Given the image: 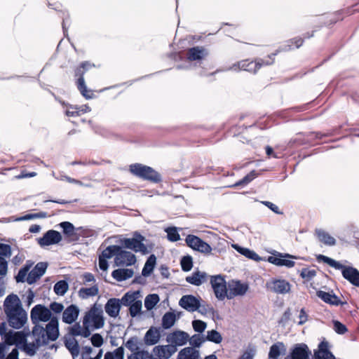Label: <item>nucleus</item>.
I'll return each instance as SVG.
<instances>
[{
	"mask_svg": "<svg viewBox=\"0 0 359 359\" xmlns=\"http://www.w3.org/2000/svg\"><path fill=\"white\" fill-rule=\"evenodd\" d=\"M32 335L35 341L25 343L24 350L29 356L35 355L39 347L48 344L50 341H55L59 337L58 320L57 318L51 319L46 327L43 326H34Z\"/></svg>",
	"mask_w": 359,
	"mask_h": 359,
	"instance_id": "1",
	"label": "nucleus"
},
{
	"mask_svg": "<svg viewBox=\"0 0 359 359\" xmlns=\"http://www.w3.org/2000/svg\"><path fill=\"white\" fill-rule=\"evenodd\" d=\"M4 311L11 327L20 329L27 323V313L23 309L18 295L11 294L6 297L4 302Z\"/></svg>",
	"mask_w": 359,
	"mask_h": 359,
	"instance_id": "2",
	"label": "nucleus"
},
{
	"mask_svg": "<svg viewBox=\"0 0 359 359\" xmlns=\"http://www.w3.org/2000/svg\"><path fill=\"white\" fill-rule=\"evenodd\" d=\"M316 259L319 262H323L335 269L341 270L343 277L352 285L359 287V271L349 266H345L340 262L323 255H318Z\"/></svg>",
	"mask_w": 359,
	"mask_h": 359,
	"instance_id": "3",
	"label": "nucleus"
},
{
	"mask_svg": "<svg viewBox=\"0 0 359 359\" xmlns=\"http://www.w3.org/2000/svg\"><path fill=\"white\" fill-rule=\"evenodd\" d=\"M130 171L134 175L153 183H158L162 180L161 175L157 171L140 163L130 165Z\"/></svg>",
	"mask_w": 359,
	"mask_h": 359,
	"instance_id": "4",
	"label": "nucleus"
},
{
	"mask_svg": "<svg viewBox=\"0 0 359 359\" xmlns=\"http://www.w3.org/2000/svg\"><path fill=\"white\" fill-rule=\"evenodd\" d=\"M95 67L94 64L88 61H85L81 63L80 66L76 69L75 74L79 76L77 80V88L81 95L86 99H91L93 97V93L87 89V86L84 80V74L90 68Z\"/></svg>",
	"mask_w": 359,
	"mask_h": 359,
	"instance_id": "5",
	"label": "nucleus"
},
{
	"mask_svg": "<svg viewBox=\"0 0 359 359\" xmlns=\"http://www.w3.org/2000/svg\"><path fill=\"white\" fill-rule=\"evenodd\" d=\"M83 324H89L90 326H93L95 329L102 328L104 325L102 309L97 307L95 304L89 311L86 313Z\"/></svg>",
	"mask_w": 359,
	"mask_h": 359,
	"instance_id": "6",
	"label": "nucleus"
},
{
	"mask_svg": "<svg viewBox=\"0 0 359 359\" xmlns=\"http://www.w3.org/2000/svg\"><path fill=\"white\" fill-rule=\"evenodd\" d=\"M52 313L49 309L42 304L34 306L31 310V320L34 326H41L40 322L50 321L54 317H51Z\"/></svg>",
	"mask_w": 359,
	"mask_h": 359,
	"instance_id": "7",
	"label": "nucleus"
},
{
	"mask_svg": "<svg viewBox=\"0 0 359 359\" xmlns=\"http://www.w3.org/2000/svg\"><path fill=\"white\" fill-rule=\"evenodd\" d=\"M145 238L140 233L135 232V237L131 238H124L121 243L124 248L133 250L135 252H142L145 255L148 253L147 248L143 243Z\"/></svg>",
	"mask_w": 359,
	"mask_h": 359,
	"instance_id": "8",
	"label": "nucleus"
},
{
	"mask_svg": "<svg viewBox=\"0 0 359 359\" xmlns=\"http://www.w3.org/2000/svg\"><path fill=\"white\" fill-rule=\"evenodd\" d=\"M210 283L213 289L215 297L219 300H224L228 298V289L224 278L220 276H211Z\"/></svg>",
	"mask_w": 359,
	"mask_h": 359,
	"instance_id": "9",
	"label": "nucleus"
},
{
	"mask_svg": "<svg viewBox=\"0 0 359 359\" xmlns=\"http://www.w3.org/2000/svg\"><path fill=\"white\" fill-rule=\"evenodd\" d=\"M266 288L278 294H286L291 290L290 283L283 278H272L266 284Z\"/></svg>",
	"mask_w": 359,
	"mask_h": 359,
	"instance_id": "10",
	"label": "nucleus"
},
{
	"mask_svg": "<svg viewBox=\"0 0 359 359\" xmlns=\"http://www.w3.org/2000/svg\"><path fill=\"white\" fill-rule=\"evenodd\" d=\"M285 359H311V351L304 343L294 344Z\"/></svg>",
	"mask_w": 359,
	"mask_h": 359,
	"instance_id": "11",
	"label": "nucleus"
},
{
	"mask_svg": "<svg viewBox=\"0 0 359 359\" xmlns=\"http://www.w3.org/2000/svg\"><path fill=\"white\" fill-rule=\"evenodd\" d=\"M185 242L189 248L201 253L207 255L212 252L211 246L196 236L188 235L186 237Z\"/></svg>",
	"mask_w": 359,
	"mask_h": 359,
	"instance_id": "12",
	"label": "nucleus"
},
{
	"mask_svg": "<svg viewBox=\"0 0 359 359\" xmlns=\"http://www.w3.org/2000/svg\"><path fill=\"white\" fill-rule=\"evenodd\" d=\"M117 252V255L114 258L115 266H129L135 264L136 262V257L131 252L123 250L121 246L120 250Z\"/></svg>",
	"mask_w": 359,
	"mask_h": 359,
	"instance_id": "13",
	"label": "nucleus"
},
{
	"mask_svg": "<svg viewBox=\"0 0 359 359\" xmlns=\"http://www.w3.org/2000/svg\"><path fill=\"white\" fill-rule=\"evenodd\" d=\"M247 283H243L239 280H231L228 284V299H231L236 296H243L248 290Z\"/></svg>",
	"mask_w": 359,
	"mask_h": 359,
	"instance_id": "14",
	"label": "nucleus"
},
{
	"mask_svg": "<svg viewBox=\"0 0 359 359\" xmlns=\"http://www.w3.org/2000/svg\"><path fill=\"white\" fill-rule=\"evenodd\" d=\"M176 351L177 348L170 344L156 346L153 348V359H168Z\"/></svg>",
	"mask_w": 359,
	"mask_h": 359,
	"instance_id": "15",
	"label": "nucleus"
},
{
	"mask_svg": "<svg viewBox=\"0 0 359 359\" xmlns=\"http://www.w3.org/2000/svg\"><path fill=\"white\" fill-rule=\"evenodd\" d=\"M62 239V237L60 232L55 230H48L43 234V237L38 238V243L40 246L44 247L57 244Z\"/></svg>",
	"mask_w": 359,
	"mask_h": 359,
	"instance_id": "16",
	"label": "nucleus"
},
{
	"mask_svg": "<svg viewBox=\"0 0 359 359\" xmlns=\"http://www.w3.org/2000/svg\"><path fill=\"white\" fill-rule=\"evenodd\" d=\"M179 305L189 312H194L201 308L200 301L191 294L184 295L179 301Z\"/></svg>",
	"mask_w": 359,
	"mask_h": 359,
	"instance_id": "17",
	"label": "nucleus"
},
{
	"mask_svg": "<svg viewBox=\"0 0 359 359\" xmlns=\"http://www.w3.org/2000/svg\"><path fill=\"white\" fill-rule=\"evenodd\" d=\"M48 267L46 262H39L34 269L28 273L27 282L29 285L36 283L46 272Z\"/></svg>",
	"mask_w": 359,
	"mask_h": 359,
	"instance_id": "18",
	"label": "nucleus"
},
{
	"mask_svg": "<svg viewBox=\"0 0 359 359\" xmlns=\"http://www.w3.org/2000/svg\"><path fill=\"white\" fill-rule=\"evenodd\" d=\"M189 334L183 331H175L169 334L167 336L166 341L170 344L171 346H183L187 344L189 340Z\"/></svg>",
	"mask_w": 359,
	"mask_h": 359,
	"instance_id": "19",
	"label": "nucleus"
},
{
	"mask_svg": "<svg viewBox=\"0 0 359 359\" xmlns=\"http://www.w3.org/2000/svg\"><path fill=\"white\" fill-rule=\"evenodd\" d=\"M121 308V304L117 298L109 299L104 306L106 313L111 318H116L119 315Z\"/></svg>",
	"mask_w": 359,
	"mask_h": 359,
	"instance_id": "20",
	"label": "nucleus"
},
{
	"mask_svg": "<svg viewBox=\"0 0 359 359\" xmlns=\"http://www.w3.org/2000/svg\"><path fill=\"white\" fill-rule=\"evenodd\" d=\"M315 359H336L335 356L329 351V343L326 341H321L318 348L314 351Z\"/></svg>",
	"mask_w": 359,
	"mask_h": 359,
	"instance_id": "21",
	"label": "nucleus"
},
{
	"mask_svg": "<svg viewBox=\"0 0 359 359\" xmlns=\"http://www.w3.org/2000/svg\"><path fill=\"white\" fill-rule=\"evenodd\" d=\"M79 309L77 306L71 304L62 313V321L67 324L73 323L78 318Z\"/></svg>",
	"mask_w": 359,
	"mask_h": 359,
	"instance_id": "22",
	"label": "nucleus"
},
{
	"mask_svg": "<svg viewBox=\"0 0 359 359\" xmlns=\"http://www.w3.org/2000/svg\"><path fill=\"white\" fill-rule=\"evenodd\" d=\"M208 55V52L202 46H195L189 48L187 53V57L189 61H199Z\"/></svg>",
	"mask_w": 359,
	"mask_h": 359,
	"instance_id": "23",
	"label": "nucleus"
},
{
	"mask_svg": "<svg viewBox=\"0 0 359 359\" xmlns=\"http://www.w3.org/2000/svg\"><path fill=\"white\" fill-rule=\"evenodd\" d=\"M161 338L159 328L151 327L146 332L144 338V344L147 346L156 344Z\"/></svg>",
	"mask_w": 359,
	"mask_h": 359,
	"instance_id": "24",
	"label": "nucleus"
},
{
	"mask_svg": "<svg viewBox=\"0 0 359 359\" xmlns=\"http://www.w3.org/2000/svg\"><path fill=\"white\" fill-rule=\"evenodd\" d=\"M315 234L318 239L324 245L327 246H334L336 245V239L325 230L316 229L315 230Z\"/></svg>",
	"mask_w": 359,
	"mask_h": 359,
	"instance_id": "25",
	"label": "nucleus"
},
{
	"mask_svg": "<svg viewBox=\"0 0 359 359\" xmlns=\"http://www.w3.org/2000/svg\"><path fill=\"white\" fill-rule=\"evenodd\" d=\"M317 297L321 299L325 303L330 304L334 306H339L343 303L334 294L318 290L316 292Z\"/></svg>",
	"mask_w": 359,
	"mask_h": 359,
	"instance_id": "26",
	"label": "nucleus"
},
{
	"mask_svg": "<svg viewBox=\"0 0 359 359\" xmlns=\"http://www.w3.org/2000/svg\"><path fill=\"white\" fill-rule=\"evenodd\" d=\"M208 275L205 272L199 271L194 272L191 276L186 277V281L191 285L199 286L206 281Z\"/></svg>",
	"mask_w": 359,
	"mask_h": 359,
	"instance_id": "27",
	"label": "nucleus"
},
{
	"mask_svg": "<svg viewBox=\"0 0 359 359\" xmlns=\"http://www.w3.org/2000/svg\"><path fill=\"white\" fill-rule=\"evenodd\" d=\"M134 271L131 269H118L111 273V276L117 281L121 282L133 277Z\"/></svg>",
	"mask_w": 359,
	"mask_h": 359,
	"instance_id": "28",
	"label": "nucleus"
},
{
	"mask_svg": "<svg viewBox=\"0 0 359 359\" xmlns=\"http://www.w3.org/2000/svg\"><path fill=\"white\" fill-rule=\"evenodd\" d=\"M141 297L140 291H130L126 292L121 299H119L121 305L129 306L133 302L137 301Z\"/></svg>",
	"mask_w": 359,
	"mask_h": 359,
	"instance_id": "29",
	"label": "nucleus"
},
{
	"mask_svg": "<svg viewBox=\"0 0 359 359\" xmlns=\"http://www.w3.org/2000/svg\"><path fill=\"white\" fill-rule=\"evenodd\" d=\"M286 351V347L283 342H276L273 344L269 349V358L278 359L281 354H284Z\"/></svg>",
	"mask_w": 359,
	"mask_h": 359,
	"instance_id": "30",
	"label": "nucleus"
},
{
	"mask_svg": "<svg viewBox=\"0 0 359 359\" xmlns=\"http://www.w3.org/2000/svg\"><path fill=\"white\" fill-rule=\"evenodd\" d=\"M199 352L191 347H186L182 349L177 359H198Z\"/></svg>",
	"mask_w": 359,
	"mask_h": 359,
	"instance_id": "31",
	"label": "nucleus"
},
{
	"mask_svg": "<svg viewBox=\"0 0 359 359\" xmlns=\"http://www.w3.org/2000/svg\"><path fill=\"white\" fill-rule=\"evenodd\" d=\"M179 318L180 314L177 317L174 312H166L162 317V327L165 330L171 328Z\"/></svg>",
	"mask_w": 359,
	"mask_h": 359,
	"instance_id": "32",
	"label": "nucleus"
},
{
	"mask_svg": "<svg viewBox=\"0 0 359 359\" xmlns=\"http://www.w3.org/2000/svg\"><path fill=\"white\" fill-rule=\"evenodd\" d=\"M66 348L71 353L73 358L78 357L79 355V346L78 341L74 337H69L65 341Z\"/></svg>",
	"mask_w": 359,
	"mask_h": 359,
	"instance_id": "33",
	"label": "nucleus"
},
{
	"mask_svg": "<svg viewBox=\"0 0 359 359\" xmlns=\"http://www.w3.org/2000/svg\"><path fill=\"white\" fill-rule=\"evenodd\" d=\"M275 55H276V54H272L271 55H269L267 60H264V59H262V58L256 59L253 62H259V65H257V67L249 66L247 68V72L255 74L262 66H264V65H270L273 64V57H274Z\"/></svg>",
	"mask_w": 359,
	"mask_h": 359,
	"instance_id": "34",
	"label": "nucleus"
},
{
	"mask_svg": "<svg viewBox=\"0 0 359 359\" xmlns=\"http://www.w3.org/2000/svg\"><path fill=\"white\" fill-rule=\"evenodd\" d=\"M156 262V257L154 255H151L146 261L142 271V275L147 277L152 273Z\"/></svg>",
	"mask_w": 359,
	"mask_h": 359,
	"instance_id": "35",
	"label": "nucleus"
},
{
	"mask_svg": "<svg viewBox=\"0 0 359 359\" xmlns=\"http://www.w3.org/2000/svg\"><path fill=\"white\" fill-rule=\"evenodd\" d=\"M257 65H259V62H254L253 61H249L248 60H244L238 62L237 63L233 64L232 66H231L229 68L227 69V70H233V71H238V70H244L247 71V68L249 66H255L257 67Z\"/></svg>",
	"mask_w": 359,
	"mask_h": 359,
	"instance_id": "36",
	"label": "nucleus"
},
{
	"mask_svg": "<svg viewBox=\"0 0 359 359\" xmlns=\"http://www.w3.org/2000/svg\"><path fill=\"white\" fill-rule=\"evenodd\" d=\"M232 246L239 253L244 255L247 258H249L255 261H258L260 259L259 256L255 252L250 250L248 248H242L237 244L233 245Z\"/></svg>",
	"mask_w": 359,
	"mask_h": 359,
	"instance_id": "37",
	"label": "nucleus"
},
{
	"mask_svg": "<svg viewBox=\"0 0 359 359\" xmlns=\"http://www.w3.org/2000/svg\"><path fill=\"white\" fill-rule=\"evenodd\" d=\"M4 339L7 344L13 345L21 342L23 337L20 332H13L10 330Z\"/></svg>",
	"mask_w": 359,
	"mask_h": 359,
	"instance_id": "38",
	"label": "nucleus"
},
{
	"mask_svg": "<svg viewBox=\"0 0 359 359\" xmlns=\"http://www.w3.org/2000/svg\"><path fill=\"white\" fill-rule=\"evenodd\" d=\"M99 292V289L97 285H93L90 287H81L79 290V296L81 299H87L90 297L96 296Z\"/></svg>",
	"mask_w": 359,
	"mask_h": 359,
	"instance_id": "39",
	"label": "nucleus"
},
{
	"mask_svg": "<svg viewBox=\"0 0 359 359\" xmlns=\"http://www.w3.org/2000/svg\"><path fill=\"white\" fill-rule=\"evenodd\" d=\"M268 261L270 263L275 264L276 266H285L289 268L292 267L294 265V262L278 257H269Z\"/></svg>",
	"mask_w": 359,
	"mask_h": 359,
	"instance_id": "40",
	"label": "nucleus"
},
{
	"mask_svg": "<svg viewBox=\"0 0 359 359\" xmlns=\"http://www.w3.org/2000/svg\"><path fill=\"white\" fill-rule=\"evenodd\" d=\"M160 300L159 296L157 294H148L144 299V306L150 311L153 309Z\"/></svg>",
	"mask_w": 359,
	"mask_h": 359,
	"instance_id": "41",
	"label": "nucleus"
},
{
	"mask_svg": "<svg viewBox=\"0 0 359 359\" xmlns=\"http://www.w3.org/2000/svg\"><path fill=\"white\" fill-rule=\"evenodd\" d=\"M119 250L120 246L118 245H109L102 251V254L100 256L105 259H110L113 257H114L115 258L118 252L117 251H118Z\"/></svg>",
	"mask_w": 359,
	"mask_h": 359,
	"instance_id": "42",
	"label": "nucleus"
},
{
	"mask_svg": "<svg viewBox=\"0 0 359 359\" xmlns=\"http://www.w3.org/2000/svg\"><path fill=\"white\" fill-rule=\"evenodd\" d=\"M69 285L66 280H62L57 282L54 287L53 290L57 295L63 296L68 290Z\"/></svg>",
	"mask_w": 359,
	"mask_h": 359,
	"instance_id": "43",
	"label": "nucleus"
},
{
	"mask_svg": "<svg viewBox=\"0 0 359 359\" xmlns=\"http://www.w3.org/2000/svg\"><path fill=\"white\" fill-rule=\"evenodd\" d=\"M124 358V348L120 346L116 348L114 351L107 352L104 355V359H123Z\"/></svg>",
	"mask_w": 359,
	"mask_h": 359,
	"instance_id": "44",
	"label": "nucleus"
},
{
	"mask_svg": "<svg viewBox=\"0 0 359 359\" xmlns=\"http://www.w3.org/2000/svg\"><path fill=\"white\" fill-rule=\"evenodd\" d=\"M142 302L140 299L133 302V304L129 306V313L130 316L135 318L137 315L140 314L142 311Z\"/></svg>",
	"mask_w": 359,
	"mask_h": 359,
	"instance_id": "45",
	"label": "nucleus"
},
{
	"mask_svg": "<svg viewBox=\"0 0 359 359\" xmlns=\"http://www.w3.org/2000/svg\"><path fill=\"white\" fill-rule=\"evenodd\" d=\"M257 174L255 170H252L250 173L245 175L243 179L238 181L235 183L233 187H244L248 184L250 182H252L256 177Z\"/></svg>",
	"mask_w": 359,
	"mask_h": 359,
	"instance_id": "46",
	"label": "nucleus"
},
{
	"mask_svg": "<svg viewBox=\"0 0 359 359\" xmlns=\"http://www.w3.org/2000/svg\"><path fill=\"white\" fill-rule=\"evenodd\" d=\"M206 340L214 342L215 344H219L222 340V337L219 332L215 330H212L208 331Z\"/></svg>",
	"mask_w": 359,
	"mask_h": 359,
	"instance_id": "47",
	"label": "nucleus"
},
{
	"mask_svg": "<svg viewBox=\"0 0 359 359\" xmlns=\"http://www.w3.org/2000/svg\"><path fill=\"white\" fill-rule=\"evenodd\" d=\"M48 217V213L46 212H39L38 213L27 214L18 219V221L30 220L34 219H43Z\"/></svg>",
	"mask_w": 359,
	"mask_h": 359,
	"instance_id": "48",
	"label": "nucleus"
},
{
	"mask_svg": "<svg viewBox=\"0 0 359 359\" xmlns=\"http://www.w3.org/2000/svg\"><path fill=\"white\" fill-rule=\"evenodd\" d=\"M165 231L167 233V237L169 241L175 242L180 239L176 227H168Z\"/></svg>",
	"mask_w": 359,
	"mask_h": 359,
	"instance_id": "49",
	"label": "nucleus"
},
{
	"mask_svg": "<svg viewBox=\"0 0 359 359\" xmlns=\"http://www.w3.org/2000/svg\"><path fill=\"white\" fill-rule=\"evenodd\" d=\"M181 267L184 271H189L193 266L192 257L189 255L184 256L181 259Z\"/></svg>",
	"mask_w": 359,
	"mask_h": 359,
	"instance_id": "50",
	"label": "nucleus"
},
{
	"mask_svg": "<svg viewBox=\"0 0 359 359\" xmlns=\"http://www.w3.org/2000/svg\"><path fill=\"white\" fill-rule=\"evenodd\" d=\"M60 227L63 230V233L68 236H73L74 233V225L69 222H62L60 224Z\"/></svg>",
	"mask_w": 359,
	"mask_h": 359,
	"instance_id": "51",
	"label": "nucleus"
},
{
	"mask_svg": "<svg viewBox=\"0 0 359 359\" xmlns=\"http://www.w3.org/2000/svg\"><path fill=\"white\" fill-rule=\"evenodd\" d=\"M288 44L283 48L284 50H290L292 49V46H295L296 48H299L302 46L304 40L302 38H294L287 41Z\"/></svg>",
	"mask_w": 359,
	"mask_h": 359,
	"instance_id": "52",
	"label": "nucleus"
},
{
	"mask_svg": "<svg viewBox=\"0 0 359 359\" xmlns=\"http://www.w3.org/2000/svg\"><path fill=\"white\" fill-rule=\"evenodd\" d=\"M126 347L131 352L138 351V339L137 337L130 338L125 344Z\"/></svg>",
	"mask_w": 359,
	"mask_h": 359,
	"instance_id": "53",
	"label": "nucleus"
},
{
	"mask_svg": "<svg viewBox=\"0 0 359 359\" xmlns=\"http://www.w3.org/2000/svg\"><path fill=\"white\" fill-rule=\"evenodd\" d=\"M205 339L203 337V336L199 334H196L193 335L190 339L189 343L191 346L194 347H200L203 343H204Z\"/></svg>",
	"mask_w": 359,
	"mask_h": 359,
	"instance_id": "54",
	"label": "nucleus"
},
{
	"mask_svg": "<svg viewBox=\"0 0 359 359\" xmlns=\"http://www.w3.org/2000/svg\"><path fill=\"white\" fill-rule=\"evenodd\" d=\"M192 326L194 331L202 333L206 328L207 324L201 320H194L192 321Z\"/></svg>",
	"mask_w": 359,
	"mask_h": 359,
	"instance_id": "55",
	"label": "nucleus"
},
{
	"mask_svg": "<svg viewBox=\"0 0 359 359\" xmlns=\"http://www.w3.org/2000/svg\"><path fill=\"white\" fill-rule=\"evenodd\" d=\"M300 276L302 278L310 280L316 276V271L314 269H302Z\"/></svg>",
	"mask_w": 359,
	"mask_h": 359,
	"instance_id": "56",
	"label": "nucleus"
},
{
	"mask_svg": "<svg viewBox=\"0 0 359 359\" xmlns=\"http://www.w3.org/2000/svg\"><path fill=\"white\" fill-rule=\"evenodd\" d=\"M11 254V248L9 245L0 243V257L9 258Z\"/></svg>",
	"mask_w": 359,
	"mask_h": 359,
	"instance_id": "57",
	"label": "nucleus"
},
{
	"mask_svg": "<svg viewBox=\"0 0 359 359\" xmlns=\"http://www.w3.org/2000/svg\"><path fill=\"white\" fill-rule=\"evenodd\" d=\"M333 324L334 330L337 333L339 334H343L347 331L346 327L339 321L334 320Z\"/></svg>",
	"mask_w": 359,
	"mask_h": 359,
	"instance_id": "58",
	"label": "nucleus"
},
{
	"mask_svg": "<svg viewBox=\"0 0 359 359\" xmlns=\"http://www.w3.org/2000/svg\"><path fill=\"white\" fill-rule=\"evenodd\" d=\"M90 341L92 344L95 347H100L103 344V338L100 334H94L91 338Z\"/></svg>",
	"mask_w": 359,
	"mask_h": 359,
	"instance_id": "59",
	"label": "nucleus"
},
{
	"mask_svg": "<svg viewBox=\"0 0 359 359\" xmlns=\"http://www.w3.org/2000/svg\"><path fill=\"white\" fill-rule=\"evenodd\" d=\"M50 311H52L53 312L55 313H61L63 309H64V306L62 305V304L61 303H58V302H52L50 304Z\"/></svg>",
	"mask_w": 359,
	"mask_h": 359,
	"instance_id": "60",
	"label": "nucleus"
},
{
	"mask_svg": "<svg viewBox=\"0 0 359 359\" xmlns=\"http://www.w3.org/2000/svg\"><path fill=\"white\" fill-rule=\"evenodd\" d=\"M70 108L72 109H76V111H79V116H81L83 114L89 112L91 110L90 107L87 104H84V105H81V106L71 105Z\"/></svg>",
	"mask_w": 359,
	"mask_h": 359,
	"instance_id": "61",
	"label": "nucleus"
},
{
	"mask_svg": "<svg viewBox=\"0 0 359 359\" xmlns=\"http://www.w3.org/2000/svg\"><path fill=\"white\" fill-rule=\"evenodd\" d=\"M8 271V262L4 257H0V276H6Z\"/></svg>",
	"mask_w": 359,
	"mask_h": 359,
	"instance_id": "62",
	"label": "nucleus"
},
{
	"mask_svg": "<svg viewBox=\"0 0 359 359\" xmlns=\"http://www.w3.org/2000/svg\"><path fill=\"white\" fill-rule=\"evenodd\" d=\"M82 327L79 323H75L72 327L69 328V334L73 336H79L81 334Z\"/></svg>",
	"mask_w": 359,
	"mask_h": 359,
	"instance_id": "63",
	"label": "nucleus"
},
{
	"mask_svg": "<svg viewBox=\"0 0 359 359\" xmlns=\"http://www.w3.org/2000/svg\"><path fill=\"white\" fill-rule=\"evenodd\" d=\"M137 355L140 359H153V354H150L149 351L145 350L138 351Z\"/></svg>",
	"mask_w": 359,
	"mask_h": 359,
	"instance_id": "64",
	"label": "nucleus"
}]
</instances>
